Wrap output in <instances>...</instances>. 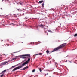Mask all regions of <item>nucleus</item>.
Segmentation results:
<instances>
[{
  "mask_svg": "<svg viewBox=\"0 0 77 77\" xmlns=\"http://www.w3.org/2000/svg\"><path fill=\"white\" fill-rule=\"evenodd\" d=\"M4 75V74H2V75L1 76V77H3Z\"/></svg>",
  "mask_w": 77,
  "mask_h": 77,
  "instance_id": "dca6fc26",
  "label": "nucleus"
},
{
  "mask_svg": "<svg viewBox=\"0 0 77 77\" xmlns=\"http://www.w3.org/2000/svg\"><path fill=\"white\" fill-rule=\"evenodd\" d=\"M14 67H15V66H12L10 69H12V68H14Z\"/></svg>",
  "mask_w": 77,
  "mask_h": 77,
  "instance_id": "9d476101",
  "label": "nucleus"
},
{
  "mask_svg": "<svg viewBox=\"0 0 77 77\" xmlns=\"http://www.w3.org/2000/svg\"><path fill=\"white\" fill-rule=\"evenodd\" d=\"M35 71V69H34L32 71V72H34Z\"/></svg>",
  "mask_w": 77,
  "mask_h": 77,
  "instance_id": "ddd939ff",
  "label": "nucleus"
},
{
  "mask_svg": "<svg viewBox=\"0 0 77 77\" xmlns=\"http://www.w3.org/2000/svg\"><path fill=\"white\" fill-rule=\"evenodd\" d=\"M28 68V66L26 67H25L23 69V70H25V69H27V68Z\"/></svg>",
  "mask_w": 77,
  "mask_h": 77,
  "instance_id": "39448f33",
  "label": "nucleus"
},
{
  "mask_svg": "<svg viewBox=\"0 0 77 77\" xmlns=\"http://www.w3.org/2000/svg\"><path fill=\"white\" fill-rule=\"evenodd\" d=\"M26 64H28V62L27 61H26V62L22 64L23 66H19L17 67H16L14 69L12 70V71H14L17 69H20V68H22L23 66H24L26 65Z\"/></svg>",
  "mask_w": 77,
  "mask_h": 77,
  "instance_id": "f257e3e1",
  "label": "nucleus"
},
{
  "mask_svg": "<svg viewBox=\"0 0 77 77\" xmlns=\"http://www.w3.org/2000/svg\"><path fill=\"white\" fill-rule=\"evenodd\" d=\"M26 60V59H25V60L23 61V62H25Z\"/></svg>",
  "mask_w": 77,
  "mask_h": 77,
  "instance_id": "6ab92c4d",
  "label": "nucleus"
},
{
  "mask_svg": "<svg viewBox=\"0 0 77 77\" xmlns=\"http://www.w3.org/2000/svg\"><path fill=\"white\" fill-rule=\"evenodd\" d=\"M77 36V34H76L75 35H74V36L75 37V36Z\"/></svg>",
  "mask_w": 77,
  "mask_h": 77,
  "instance_id": "f8f14e48",
  "label": "nucleus"
},
{
  "mask_svg": "<svg viewBox=\"0 0 77 77\" xmlns=\"http://www.w3.org/2000/svg\"><path fill=\"white\" fill-rule=\"evenodd\" d=\"M30 58L28 59V60L26 61V62H28V63H29V61H30Z\"/></svg>",
  "mask_w": 77,
  "mask_h": 77,
  "instance_id": "423d86ee",
  "label": "nucleus"
},
{
  "mask_svg": "<svg viewBox=\"0 0 77 77\" xmlns=\"http://www.w3.org/2000/svg\"><path fill=\"white\" fill-rule=\"evenodd\" d=\"M66 45V43L62 44V45H61L60 46L54 49L53 51H56V50H59V49H60V48H62V47H63L64 46Z\"/></svg>",
  "mask_w": 77,
  "mask_h": 77,
  "instance_id": "f03ea898",
  "label": "nucleus"
},
{
  "mask_svg": "<svg viewBox=\"0 0 77 77\" xmlns=\"http://www.w3.org/2000/svg\"><path fill=\"white\" fill-rule=\"evenodd\" d=\"M40 72H41V68H40L39 69Z\"/></svg>",
  "mask_w": 77,
  "mask_h": 77,
  "instance_id": "2eb2a0df",
  "label": "nucleus"
},
{
  "mask_svg": "<svg viewBox=\"0 0 77 77\" xmlns=\"http://www.w3.org/2000/svg\"><path fill=\"white\" fill-rule=\"evenodd\" d=\"M12 23H11V24H10V25H12Z\"/></svg>",
  "mask_w": 77,
  "mask_h": 77,
  "instance_id": "aec40b11",
  "label": "nucleus"
},
{
  "mask_svg": "<svg viewBox=\"0 0 77 77\" xmlns=\"http://www.w3.org/2000/svg\"><path fill=\"white\" fill-rule=\"evenodd\" d=\"M20 4H21V3H20Z\"/></svg>",
  "mask_w": 77,
  "mask_h": 77,
  "instance_id": "4be33fe9",
  "label": "nucleus"
},
{
  "mask_svg": "<svg viewBox=\"0 0 77 77\" xmlns=\"http://www.w3.org/2000/svg\"><path fill=\"white\" fill-rule=\"evenodd\" d=\"M8 63V62H3L2 63V65H5V64H6Z\"/></svg>",
  "mask_w": 77,
  "mask_h": 77,
  "instance_id": "20e7f679",
  "label": "nucleus"
},
{
  "mask_svg": "<svg viewBox=\"0 0 77 77\" xmlns=\"http://www.w3.org/2000/svg\"><path fill=\"white\" fill-rule=\"evenodd\" d=\"M43 2V1H39V3H42Z\"/></svg>",
  "mask_w": 77,
  "mask_h": 77,
  "instance_id": "0eeeda50",
  "label": "nucleus"
},
{
  "mask_svg": "<svg viewBox=\"0 0 77 77\" xmlns=\"http://www.w3.org/2000/svg\"><path fill=\"white\" fill-rule=\"evenodd\" d=\"M46 53H49V51L48 50H47L46 51Z\"/></svg>",
  "mask_w": 77,
  "mask_h": 77,
  "instance_id": "9b49d317",
  "label": "nucleus"
},
{
  "mask_svg": "<svg viewBox=\"0 0 77 77\" xmlns=\"http://www.w3.org/2000/svg\"><path fill=\"white\" fill-rule=\"evenodd\" d=\"M42 26H43V25H41L42 27Z\"/></svg>",
  "mask_w": 77,
  "mask_h": 77,
  "instance_id": "412c9836",
  "label": "nucleus"
},
{
  "mask_svg": "<svg viewBox=\"0 0 77 77\" xmlns=\"http://www.w3.org/2000/svg\"><path fill=\"white\" fill-rule=\"evenodd\" d=\"M6 70H5L4 71H2V73H3L4 72H6Z\"/></svg>",
  "mask_w": 77,
  "mask_h": 77,
  "instance_id": "6e6552de",
  "label": "nucleus"
},
{
  "mask_svg": "<svg viewBox=\"0 0 77 77\" xmlns=\"http://www.w3.org/2000/svg\"><path fill=\"white\" fill-rule=\"evenodd\" d=\"M42 7H44V3H43L42 4Z\"/></svg>",
  "mask_w": 77,
  "mask_h": 77,
  "instance_id": "f3484780",
  "label": "nucleus"
},
{
  "mask_svg": "<svg viewBox=\"0 0 77 77\" xmlns=\"http://www.w3.org/2000/svg\"><path fill=\"white\" fill-rule=\"evenodd\" d=\"M39 55H42V53H39Z\"/></svg>",
  "mask_w": 77,
  "mask_h": 77,
  "instance_id": "4468645a",
  "label": "nucleus"
},
{
  "mask_svg": "<svg viewBox=\"0 0 77 77\" xmlns=\"http://www.w3.org/2000/svg\"><path fill=\"white\" fill-rule=\"evenodd\" d=\"M21 56L22 57V58L26 59V58L27 57L26 56H28L29 57H30V54H25L22 55Z\"/></svg>",
  "mask_w": 77,
  "mask_h": 77,
  "instance_id": "7ed1b4c3",
  "label": "nucleus"
},
{
  "mask_svg": "<svg viewBox=\"0 0 77 77\" xmlns=\"http://www.w3.org/2000/svg\"><path fill=\"white\" fill-rule=\"evenodd\" d=\"M48 32H50L51 33H52V31H51V30H48Z\"/></svg>",
  "mask_w": 77,
  "mask_h": 77,
  "instance_id": "1a4fd4ad",
  "label": "nucleus"
},
{
  "mask_svg": "<svg viewBox=\"0 0 77 77\" xmlns=\"http://www.w3.org/2000/svg\"><path fill=\"white\" fill-rule=\"evenodd\" d=\"M16 58H14L13 59V60H15V59H16Z\"/></svg>",
  "mask_w": 77,
  "mask_h": 77,
  "instance_id": "a211bd4d",
  "label": "nucleus"
}]
</instances>
